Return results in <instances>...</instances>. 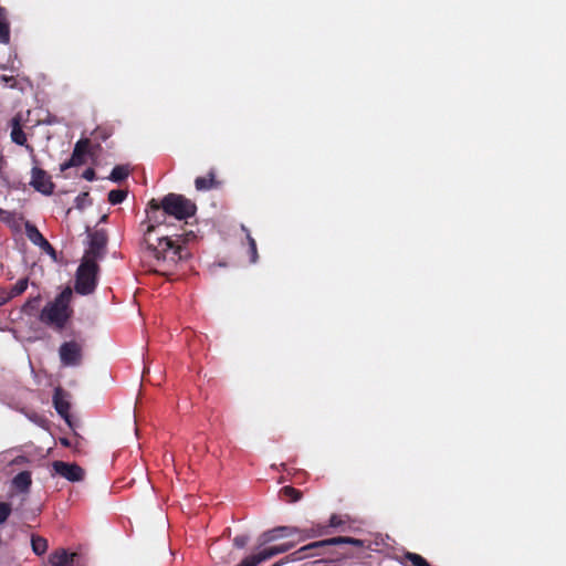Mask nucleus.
Returning <instances> with one entry per match:
<instances>
[{"instance_id": "20e7f679", "label": "nucleus", "mask_w": 566, "mask_h": 566, "mask_svg": "<svg viewBox=\"0 0 566 566\" xmlns=\"http://www.w3.org/2000/svg\"><path fill=\"white\" fill-rule=\"evenodd\" d=\"M72 298L73 291L70 286H66L53 301L42 308L39 319L46 326L62 332L73 315V308L71 307Z\"/></svg>"}, {"instance_id": "2f4dec72", "label": "nucleus", "mask_w": 566, "mask_h": 566, "mask_svg": "<svg viewBox=\"0 0 566 566\" xmlns=\"http://www.w3.org/2000/svg\"><path fill=\"white\" fill-rule=\"evenodd\" d=\"M8 166V161L4 157V155L0 151V177L2 178L4 175V170Z\"/></svg>"}, {"instance_id": "6e6552de", "label": "nucleus", "mask_w": 566, "mask_h": 566, "mask_svg": "<svg viewBox=\"0 0 566 566\" xmlns=\"http://www.w3.org/2000/svg\"><path fill=\"white\" fill-rule=\"evenodd\" d=\"M52 468L56 474L70 482H81L85 476V471L76 463L54 461Z\"/></svg>"}, {"instance_id": "c9c22d12", "label": "nucleus", "mask_w": 566, "mask_h": 566, "mask_svg": "<svg viewBox=\"0 0 566 566\" xmlns=\"http://www.w3.org/2000/svg\"><path fill=\"white\" fill-rule=\"evenodd\" d=\"M87 196H88V193H87V192H84V193L80 195V196L76 198V200L78 201L81 198H85V197H87Z\"/></svg>"}, {"instance_id": "4c0bfd02", "label": "nucleus", "mask_w": 566, "mask_h": 566, "mask_svg": "<svg viewBox=\"0 0 566 566\" xmlns=\"http://www.w3.org/2000/svg\"><path fill=\"white\" fill-rule=\"evenodd\" d=\"M331 525H332V526H335V525H336V523H335V516H333V517L331 518Z\"/></svg>"}, {"instance_id": "c756f323", "label": "nucleus", "mask_w": 566, "mask_h": 566, "mask_svg": "<svg viewBox=\"0 0 566 566\" xmlns=\"http://www.w3.org/2000/svg\"><path fill=\"white\" fill-rule=\"evenodd\" d=\"M82 177L88 181H93L95 178H96V174H95V170L93 168H87Z\"/></svg>"}, {"instance_id": "a878e982", "label": "nucleus", "mask_w": 566, "mask_h": 566, "mask_svg": "<svg viewBox=\"0 0 566 566\" xmlns=\"http://www.w3.org/2000/svg\"><path fill=\"white\" fill-rule=\"evenodd\" d=\"M127 191L126 190H123V189H114V190H111L108 192V201L111 205H118V203H122L126 197H127Z\"/></svg>"}, {"instance_id": "c85d7f7f", "label": "nucleus", "mask_w": 566, "mask_h": 566, "mask_svg": "<svg viewBox=\"0 0 566 566\" xmlns=\"http://www.w3.org/2000/svg\"><path fill=\"white\" fill-rule=\"evenodd\" d=\"M249 542V536L247 535H238L233 538V545L237 548H243Z\"/></svg>"}, {"instance_id": "58836bf2", "label": "nucleus", "mask_w": 566, "mask_h": 566, "mask_svg": "<svg viewBox=\"0 0 566 566\" xmlns=\"http://www.w3.org/2000/svg\"><path fill=\"white\" fill-rule=\"evenodd\" d=\"M7 296H3V295H0V304L4 303L3 302V298H6Z\"/></svg>"}, {"instance_id": "393cba45", "label": "nucleus", "mask_w": 566, "mask_h": 566, "mask_svg": "<svg viewBox=\"0 0 566 566\" xmlns=\"http://www.w3.org/2000/svg\"><path fill=\"white\" fill-rule=\"evenodd\" d=\"M403 559L408 560L412 566H431L424 557L412 552H406Z\"/></svg>"}, {"instance_id": "aec40b11", "label": "nucleus", "mask_w": 566, "mask_h": 566, "mask_svg": "<svg viewBox=\"0 0 566 566\" xmlns=\"http://www.w3.org/2000/svg\"><path fill=\"white\" fill-rule=\"evenodd\" d=\"M280 495L286 503H295L302 499V492L291 485L283 486L280 491Z\"/></svg>"}, {"instance_id": "2eb2a0df", "label": "nucleus", "mask_w": 566, "mask_h": 566, "mask_svg": "<svg viewBox=\"0 0 566 566\" xmlns=\"http://www.w3.org/2000/svg\"><path fill=\"white\" fill-rule=\"evenodd\" d=\"M25 234L28 239L38 247L48 245L50 248V242L42 235V233L39 231V229L30 223H25Z\"/></svg>"}, {"instance_id": "ea45409f", "label": "nucleus", "mask_w": 566, "mask_h": 566, "mask_svg": "<svg viewBox=\"0 0 566 566\" xmlns=\"http://www.w3.org/2000/svg\"><path fill=\"white\" fill-rule=\"evenodd\" d=\"M31 305V302L25 303L24 307H29Z\"/></svg>"}, {"instance_id": "9b49d317", "label": "nucleus", "mask_w": 566, "mask_h": 566, "mask_svg": "<svg viewBox=\"0 0 566 566\" xmlns=\"http://www.w3.org/2000/svg\"><path fill=\"white\" fill-rule=\"evenodd\" d=\"M90 248L86 251L84 258H102L107 243V237L104 231H95L90 235Z\"/></svg>"}, {"instance_id": "473e14b6", "label": "nucleus", "mask_w": 566, "mask_h": 566, "mask_svg": "<svg viewBox=\"0 0 566 566\" xmlns=\"http://www.w3.org/2000/svg\"><path fill=\"white\" fill-rule=\"evenodd\" d=\"M41 249L46 252L48 254L55 256V249L50 244V248L48 245H42Z\"/></svg>"}, {"instance_id": "ddd939ff", "label": "nucleus", "mask_w": 566, "mask_h": 566, "mask_svg": "<svg viewBox=\"0 0 566 566\" xmlns=\"http://www.w3.org/2000/svg\"><path fill=\"white\" fill-rule=\"evenodd\" d=\"M78 558L77 553H69L66 549L60 548L50 555V564L52 566H80Z\"/></svg>"}, {"instance_id": "7ed1b4c3", "label": "nucleus", "mask_w": 566, "mask_h": 566, "mask_svg": "<svg viewBox=\"0 0 566 566\" xmlns=\"http://www.w3.org/2000/svg\"><path fill=\"white\" fill-rule=\"evenodd\" d=\"M346 545L361 547L363 541L348 536H337L317 541L293 552L286 557V559L296 562L307 557L328 555L329 557L326 560H338L349 556V553L345 549Z\"/></svg>"}, {"instance_id": "a211bd4d", "label": "nucleus", "mask_w": 566, "mask_h": 566, "mask_svg": "<svg viewBox=\"0 0 566 566\" xmlns=\"http://www.w3.org/2000/svg\"><path fill=\"white\" fill-rule=\"evenodd\" d=\"M297 542H287L280 545H274L271 547H266L261 551L262 555L264 556V560H268L279 554L285 553L290 549H292Z\"/></svg>"}, {"instance_id": "9d476101", "label": "nucleus", "mask_w": 566, "mask_h": 566, "mask_svg": "<svg viewBox=\"0 0 566 566\" xmlns=\"http://www.w3.org/2000/svg\"><path fill=\"white\" fill-rule=\"evenodd\" d=\"M90 139H80L73 149L71 158L61 165V170L64 171L72 167H77L85 164V157L88 150Z\"/></svg>"}, {"instance_id": "7c9ffc66", "label": "nucleus", "mask_w": 566, "mask_h": 566, "mask_svg": "<svg viewBox=\"0 0 566 566\" xmlns=\"http://www.w3.org/2000/svg\"><path fill=\"white\" fill-rule=\"evenodd\" d=\"M1 80L9 87H14L17 85V80L13 76L3 75Z\"/></svg>"}, {"instance_id": "f257e3e1", "label": "nucleus", "mask_w": 566, "mask_h": 566, "mask_svg": "<svg viewBox=\"0 0 566 566\" xmlns=\"http://www.w3.org/2000/svg\"><path fill=\"white\" fill-rule=\"evenodd\" d=\"M154 231L155 224H147L144 231V242L147 245V250L156 259L158 266L161 268V270H157L158 273L167 274L169 271H172L180 261L191 256L188 244L197 240V235L193 231L176 234L175 239L168 233H160L156 243L150 240V234Z\"/></svg>"}, {"instance_id": "423d86ee", "label": "nucleus", "mask_w": 566, "mask_h": 566, "mask_svg": "<svg viewBox=\"0 0 566 566\" xmlns=\"http://www.w3.org/2000/svg\"><path fill=\"white\" fill-rule=\"evenodd\" d=\"M294 535H298L297 542L308 539L311 537H314L316 534L315 532L311 530H301L295 526H277L272 530H269L264 532L261 535V542L262 544L270 543L273 541H276L279 538H289Z\"/></svg>"}, {"instance_id": "e433bc0d", "label": "nucleus", "mask_w": 566, "mask_h": 566, "mask_svg": "<svg viewBox=\"0 0 566 566\" xmlns=\"http://www.w3.org/2000/svg\"><path fill=\"white\" fill-rule=\"evenodd\" d=\"M2 214H9V212H8V211H6V210H3V209H0V217H1Z\"/></svg>"}, {"instance_id": "412c9836", "label": "nucleus", "mask_w": 566, "mask_h": 566, "mask_svg": "<svg viewBox=\"0 0 566 566\" xmlns=\"http://www.w3.org/2000/svg\"><path fill=\"white\" fill-rule=\"evenodd\" d=\"M31 546L34 554L41 556L48 551V541L40 535H32Z\"/></svg>"}, {"instance_id": "4468645a", "label": "nucleus", "mask_w": 566, "mask_h": 566, "mask_svg": "<svg viewBox=\"0 0 566 566\" xmlns=\"http://www.w3.org/2000/svg\"><path fill=\"white\" fill-rule=\"evenodd\" d=\"M21 117L20 115H15L10 124H11V140L13 143H15L17 145H20V146H27L28 148H30L29 145H27V135L25 133L23 132L22 129V126H21Z\"/></svg>"}, {"instance_id": "5701e85b", "label": "nucleus", "mask_w": 566, "mask_h": 566, "mask_svg": "<svg viewBox=\"0 0 566 566\" xmlns=\"http://www.w3.org/2000/svg\"><path fill=\"white\" fill-rule=\"evenodd\" d=\"M241 228H242V230L247 234V240H248V244H249L250 261H251V263H255L258 261V258H259L256 242L252 238L250 231L248 230V228L245 226H242Z\"/></svg>"}, {"instance_id": "6ab92c4d", "label": "nucleus", "mask_w": 566, "mask_h": 566, "mask_svg": "<svg viewBox=\"0 0 566 566\" xmlns=\"http://www.w3.org/2000/svg\"><path fill=\"white\" fill-rule=\"evenodd\" d=\"M31 484L32 478L31 472L29 471H22L18 473L12 480V485L21 492H28Z\"/></svg>"}, {"instance_id": "0eeeda50", "label": "nucleus", "mask_w": 566, "mask_h": 566, "mask_svg": "<svg viewBox=\"0 0 566 566\" xmlns=\"http://www.w3.org/2000/svg\"><path fill=\"white\" fill-rule=\"evenodd\" d=\"M61 364L64 367H77L83 361V344L77 340H69L59 348Z\"/></svg>"}, {"instance_id": "f8f14e48", "label": "nucleus", "mask_w": 566, "mask_h": 566, "mask_svg": "<svg viewBox=\"0 0 566 566\" xmlns=\"http://www.w3.org/2000/svg\"><path fill=\"white\" fill-rule=\"evenodd\" d=\"M53 405L56 412L70 424V409L71 405L67 400V392L61 387L54 389Z\"/></svg>"}, {"instance_id": "f704fd0d", "label": "nucleus", "mask_w": 566, "mask_h": 566, "mask_svg": "<svg viewBox=\"0 0 566 566\" xmlns=\"http://www.w3.org/2000/svg\"><path fill=\"white\" fill-rule=\"evenodd\" d=\"M323 560H315V562H312V563H308V564H304L303 566H317L319 563H322Z\"/></svg>"}, {"instance_id": "1a4fd4ad", "label": "nucleus", "mask_w": 566, "mask_h": 566, "mask_svg": "<svg viewBox=\"0 0 566 566\" xmlns=\"http://www.w3.org/2000/svg\"><path fill=\"white\" fill-rule=\"evenodd\" d=\"M30 185L39 192L43 195H52L54 191V184L51 181V177L46 174L45 170L33 167L32 168V178Z\"/></svg>"}, {"instance_id": "b1692460", "label": "nucleus", "mask_w": 566, "mask_h": 566, "mask_svg": "<svg viewBox=\"0 0 566 566\" xmlns=\"http://www.w3.org/2000/svg\"><path fill=\"white\" fill-rule=\"evenodd\" d=\"M28 287V279L23 277L20 279L10 290L9 294L6 298H3V302H7L9 298L15 297L18 295H21L24 293V291Z\"/></svg>"}, {"instance_id": "4be33fe9", "label": "nucleus", "mask_w": 566, "mask_h": 566, "mask_svg": "<svg viewBox=\"0 0 566 566\" xmlns=\"http://www.w3.org/2000/svg\"><path fill=\"white\" fill-rule=\"evenodd\" d=\"M129 175V168L125 165H117L113 168L109 175V179L114 182H120L125 180Z\"/></svg>"}, {"instance_id": "39448f33", "label": "nucleus", "mask_w": 566, "mask_h": 566, "mask_svg": "<svg viewBox=\"0 0 566 566\" xmlns=\"http://www.w3.org/2000/svg\"><path fill=\"white\" fill-rule=\"evenodd\" d=\"M99 265L94 258H83L75 273L74 290L77 294H92L98 281Z\"/></svg>"}, {"instance_id": "bb28decb", "label": "nucleus", "mask_w": 566, "mask_h": 566, "mask_svg": "<svg viewBox=\"0 0 566 566\" xmlns=\"http://www.w3.org/2000/svg\"><path fill=\"white\" fill-rule=\"evenodd\" d=\"M264 560V556L262 555L261 551L256 554H252L250 556H247L244 559L241 560V563L237 566H258Z\"/></svg>"}, {"instance_id": "dca6fc26", "label": "nucleus", "mask_w": 566, "mask_h": 566, "mask_svg": "<svg viewBox=\"0 0 566 566\" xmlns=\"http://www.w3.org/2000/svg\"><path fill=\"white\" fill-rule=\"evenodd\" d=\"M10 42V24L8 20V11L0 7V43L8 44Z\"/></svg>"}, {"instance_id": "72a5a7b5", "label": "nucleus", "mask_w": 566, "mask_h": 566, "mask_svg": "<svg viewBox=\"0 0 566 566\" xmlns=\"http://www.w3.org/2000/svg\"><path fill=\"white\" fill-rule=\"evenodd\" d=\"M60 443L64 447H70L71 442L67 438H60Z\"/></svg>"}, {"instance_id": "f3484780", "label": "nucleus", "mask_w": 566, "mask_h": 566, "mask_svg": "<svg viewBox=\"0 0 566 566\" xmlns=\"http://www.w3.org/2000/svg\"><path fill=\"white\" fill-rule=\"evenodd\" d=\"M219 182L216 180L213 171H210L208 176L197 177L195 179V186L198 191H206L212 188H217Z\"/></svg>"}, {"instance_id": "f03ea898", "label": "nucleus", "mask_w": 566, "mask_h": 566, "mask_svg": "<svg viewBox=\"0 0 566 566\" xmlns=\"http://www.w3.org/2000/svg\"><path fill=\"white\" fill-rule=\"evenodd\" d=\"M148 224H155V231L166 224L167 217L186 221L197 212V205L184 195L170 192L160 200L151 199L147 205Z\"/></svg>"}, {"instance_id": "cd10ccee", "label": "nucleus", "mask_w": 566, "mask_h": 566, "mask_svg": "<svg viewBox=\"0 0 566 566\" xmlns=\"http://www.w3.org/2000/svg\"><path fill=\"white\" fill-rule=\"evenodd\" d=\"M12 512L11 504L0 502V525L3 524Z\"/></svg>"}]
</instances>
